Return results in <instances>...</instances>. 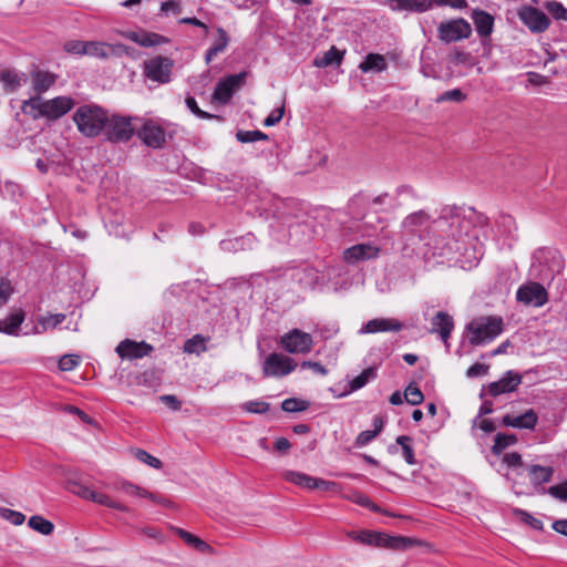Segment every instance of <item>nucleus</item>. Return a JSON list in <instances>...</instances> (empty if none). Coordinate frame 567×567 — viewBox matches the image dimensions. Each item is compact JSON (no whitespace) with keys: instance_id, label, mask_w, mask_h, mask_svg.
Instances as JSON below:
<instances>
[{"instance_id":"obj_1","label":"nucleus","mask_w":567,"mask_h":567,"mask_svg":"<svg viewBox=\"0 0 567 567\" xmlns=\"http://www.w3.org/2000/svg\"><path fill=\"white\" fill-rule=\"evenodd\" d=\"M399 234L404 247L423 243L427 247L437 249L436 218L424 209L408 214L400 223Z\"/></svg>"},{"instance_id":"obj_2","label":"nucleus","mask_w":567,"mask_h":567,"mask_svg":"<svg viewBox=\"0 0 567 567\" xmlns=\"http://www.w3.org/2000/svg\"><path fill=\"white\" fill-rule=\"evenodd\" d=\"M471 221L464 216L463 209L456 205H445L436 217L437 249L453 250L451 240L457 243L467 235Z\"/></svg>"},{"instance_id":"obj_3","label":"nucleus","mask_w":567,"mask_h":567,"mask_svg":"<svg viewBox=\"0 0 567 567\" xmlns=\"http://www.w3.org/2000/svg\"><path fill=\"white\" fill-rule=\"evenodd\" d=\"M109 111L96 104H84L76 109L73 121L79 132L85 137L103 134L109 120Z\"/></svg>"},{"instance_id":"obj_4","label":"nucleus","mask_w":567,"mask_h":567,"mask_svg":"<svg viewBox=\"0 0 567 567\" xmlns=\"http://www.w3.org/2000/svg\"><path fill=\"white\" fill-rule=\"evenodd\" d=\"M504 330L501 317H480L473 319L467 326L468 341L472 346H482L493 341Z\"/></svg>"},{"instance_id":"obj_5","label":"nucleus","mask_w":567,"mask_h":567,"mask_svg":"<svg viewBox=\"0 0 567 567\" xmlns=\"http://www.w3.org/2000/svg\"><path fill=\"white\" fill-rule=\"evenodd\" d=\"M348 537L355 542L368 546L404 549L412 544V539L402 536H390L385 533L374 530H351Z\"/></svg>"},{"instance_id":"obj_6","label":"nucleus","mask_w":567,"mask_h":567,"mask_svg":"<svg viewBox=\"0 0 567 567\" xmlns=\"http://www.w3.org/2000/svg\"><path fill=\"white\" fill-rule=\"evenodd\" d=\"M134 120L136 117L109 113V120L103 132L105 140L113 144L127 143L136 132L133 124Z\"/></svg>"},{"instance_id":"obj_7","label":"nucleus","mask_w":567,"mask_h":567,"mask_svg":"<svg viewBox=\"0 0 567 567\" xmlns=\"http://www.w3.org/2000/svg\"><path fill=\"white\" fill-rule=\"evenodd\" d=\"M471 34L472 27L463 18L441 22L437 27V37L445 43L468 39Z\"/></svg>"},{"instance_id":"obj_8","label":"nucleus","mask_w":567,"mask_h":567,"mask_svg":"<svg viewBox=\"0 0 567 567\" xmlns=\"http://www.w3.org/2000/svg\"><path fill=\"white\" fill-rule=\"evenodd\" d=\"M516 300L525 306L540 308L548 302V292L536 281H527L516 291Z\"/></svg>"},{"instance_id":"obj_9","label":"nucleus","mask_w":567,"mask_h":567,"mask_svg":"<svg viewBox=\"0 0 567 567\" xmlns=\"http://www.w3.org/2000/svg\"><path fill=\"white\" fill-rule=\"evenodd\" d=\"M280 346L288 353H308L313 347L312 336L299 329H292L280 337Z\"/></svg>"},{"instance_id":"obj_10","label":"nucleus","mask_w":567,"mask_h":567,"mask_svg":"<svg viewBox=\"0 0 567 567\" xmlns=\"http://www.w3.org/2000/svg\"><path fill=\"white\" fill-rule=\"evenodd\" d=\"M174 61L167 56L157 55L144 63V73L146 78L158 83H168L171 81Z\"/></svg>"},{"instance_id":"obj_11","label":"nucleus","mask_w":567,"mask_h":567,"mask_svg":"<svg viewBox=\"0 0 567 567\" xmlns=\"http://www.w3.org/2000/svg\"><path fill=\"white\" fill-rule=\"evenodd\" d=\"M297 364L293 359L282 353H270L264 362L262 373L266 378L285 377L296 369Z\"/></svg>"},{"instance_id":"obj_12","label":"nucleus","mask_w":567,"mask_h":567,"mask_svg":"<svg viewBox=\"0 0 567 567\" xmlns=\"http://www.w3.org/2000/svg\"><path fill=\"white\" fill-rule=\"evenodd\" d=\"M247 75L248 72L246 71L227 75L216 84L213 97L219 103H228L233 94L245 84Z\"/></svg>"},{"instance_id":"obj_13","label":"nucleus","mask_w":567,"mask_h":567,"mask_svg":"<svg viewBox=\"0 0 567 567\" xmlns=\"http://www.w3.org/2000/svg\"><path fill=\"white\" fill-rule=\"evenodd\" d=\"M135 133L146 146L152 148H162L166 143L165 130L152 120L145 121Z\"/></svg>"},{"instance_id":"obj_14","label":"nucleus","mask_w":567,"mask_h":567,"mask_svg":"<svg viewBox=\"0 0 567 567\" xmlns=\"http://www.w3.org/2000/svg\"><path fill=\"white\" fill-rule=\"evenodd\" d=\"M519 18L533 32H544L549 28V18L539 9L525 7L519 12Z\"/></svg>"},{"instance_id":"obj_15","label":"nucleus","mask_w":567,"mask_h":567,"mask_svg":"<svg viewBox=\"0 0 567 567\" xmlns=\"http://www.w3.org/2000/svg\"><path fill=\"white\" fill-rule=\"evenodd\" d=\"M115 351L123 359H140L150 355L153 351V346L145 341L136 342L125 339L117 344Z\"/></svg>"},{"instance_id":"obj_16","label":"nucleus","mask_w":567,"mask_h":567,"mask_svg":"<svg viewBox=\"0 0 567 567\" xmlns=\"http://www.w3.org/2000/svg\"><path fill=\"white\" fill-rule=\"evenodd\" d=\"M523 377L518 372L507 371L498 381L488 384L487 392L492 396L515 391L522 383Z\"/></svg>"},{"instance_id":"obj_17","label":"nucleus","mask_w":567,"mask_h":567,"mask_svg":"<svg viewBox=\"0 0 567 567\" xmlns=\"http://www.w3.org/2000/svg\"><path fill=\"white\" fill-rule=\"evenodd\" d=\"M44 102V117L48 120H58L71 111L74 106L73 99L69 96H56Z\"/></svg>"},{"instance_id":"obj_18","label":"nucleus","mask_w":567,"mask_h":567,"mask_svg":"<svg viewBox=\"0 0 567 567\" xmlns=\"http://www.w3.org/2000/svg\"><path fill=\"white\" fill-rule=\"evenodd\" d=\"M537 422L538 415L533 409H528L520 415L506 414L502 419L503 425L524 430H534Z\"/></svg>"},{"instance_id":"obj_19","label":"nucleus","mask_w":567,"mask_h":567,"mask_svg":"<svg viewBox=\"0 0 567 567\" xmlns=\"http://www.w3.org/2000/svg\"><path fill=\"white\" fill-rule=\"evenodd\" d=\"M454 329V320L452 316H450L447 312L439 311L433 318H432V333H439L442 341L446 346V348L450 347L449 339L451 337V333Z\"/></svg>"},{"instance_id":"obj_20","label":"nucleus","mask_w":567,"mask_h":567,"mask_svg":"<svg viewBox=\"0 0 567 567\" xmlns=\"http://www.w3.org/2000/svg\"><path fill=\"white\" fill-rule=\"evenodd\" d=\"M403 323L394 318H375L369 320L360 330L361 333L377 332H399L403 329Z\"/></svg>"},{"instance_id":"obj_21","label":"nucleus","mask_w":567,"mask_h":567,"mask_svg":"<svg viewBox=\"0 0 567 567\" xmlns=\"http://www.w3.org/2000/svg\"><path fill=\"white\" fill-rule=\"evenodd\" d=\"M122 52H126V47L124 44L113 45L100 41H86L85 55L107 59L111 54L118 55Z\"/></svg>"},{"instance_id":"obj_22","label":"nucleus","mask_w":567,"mask_h":567,"mask_svg":"<svg viewBox=\"0 0 567 567\" xmlns=\"http://www.w3.org/2000/svg\"><path fill=\"white\" fill-rule=\"evenodd\" d=\"M472 19L475 30L482 41L484 42L486 39H489L494 30V17L482 9H474L472 12Z\"/></svg>"},{"instance_id":"obj_23","label":"nucleus","mask_w":567,"mask_h":567,"mask_svg":"<svg viewBox=\"0 0 567 567\" xmlns=\"http://www.w3.org/2000/svg\"><path fill=\"white\" fill-rule=\"evenodd\" d=\"M30 78L33 92L38 96H41V94L45 93L55 83L58 75L35 68L30 73Z\"/></svg>"},{"instance_id":"obj_24","label":"nucleus","mask_w":567,"mask_h":567,"mask_svg":"<svg viewBox=\"0 0 567 567\" xmlns=\"http://www.w3.org/2000/svg\"><path fill=\"white\" fill-rule=\"evenodd\" d=\"M380 249L370 244L354 245L344 250V260L349 264H354L360 260L375 258Z\"/></svg>"},{"instance_id":"obj_25","label":"nucleus","mask_w":567,"mask_h":567,"mask_svg":"<svg viewBox=\"0 0 567 567\" xmlns=\"http://www.w3.org/2000/svg\"><path fill=\"white\" fill-rule=\"evenodd\" d=\"M120 489H122L124 493L132 495V496H140L151 499L152 502L163 505L165 507H171L173 504L169 499L154 494L152 492L146 491L145 488L135 485L131 482H122L118 486Z\"/></svg>"},{"instance_id":"obj_26","label":"nucleus","mask_w":567,"mask_h":567,"mask_svg":"<svg viewBox=\"0 0 567 567\" xmlns=\"http://www.w3.org/2000/svg\"><path fill=\"white\" fill-rule=\"evenodd\" d=\"M123 35L126 39H128L144 48L155 47V45H158L162 43H166L168 41L165 37L161 35V34H157L154 32H145V31H127V32H124Z\"/></svg>"},{"instance_id":"obj_27","label":"nucleus","mask_w":567,"mask_h":567,"mask_svg":"<svg viewBox=\"0 0 567 567\" xmlns=\"http://www.w3.org/2000/svg\"><path fill=\"white\" fill-rule=\"evenodd\" d=\"M394 11L425 12L432 8L431 0H388Z\"/></svg>"},{"instance_id":"obj_28","label":"nucleus","mask_w":567,"mask_h":567,"mask_svg":"<svg viewBox=\"0 0 567 567\" xmlns=\"http://www.w3.org/2000/svg\"><path fill=\"white\" fill-rule=\"evenodd\" d=\"M0 81L8 92H14L27 83L28 76L16 70H4L0 73Z\"/></svg>"},{"instance_id":"obj_29","label":"nucleus","mask_w":567,"mask_h":567,"mask_svg":"<svg viewBox=\"0 0 567 567\" xmlns=\"http://www.w3.org/2000/svg\"><path fill=\"white\" fill-rule=\"evenodd\" d=\"M528 476L534 486H539L551 481L554 468L551 466H542L533 464L526 467Z\"/></svg>"},{"instance_id":"obj_30","label":"nucleus","mask_w":567,"mask_h":567,"mask_svg":"<svg viewBox=\"0 0 567 567\" xmlns=\"http://www.w3.org/2000/svg\"><path fill=\"white\" fill-rule=\"evenodd\" d=\"M347 499H349L362 507L369 508L370 511H372L374 513H381V514H384L388 516H393V517H401V515H395V514L390 513L386 509L381 508L379 505L373 503L365 494L358 492V491L348 495Z\"/></svg>"},{"instance_id":"obj_31","label":"nucleus","mask_w":567,"mask_h":567,"mask_svg":"<svg viewBox=\"0 0 567 567\" xmlns=\"http://www.w3.org/2000/svg\"><path fill=\"white\" fill-rule=\"evenodd\" d=\"M44 102L41 96H31L22 102L21 111L33 120L44 117Z\"/></svg>"},{"instance_id":"obj_32","label":"nucleus","mask_w":567,"mask_h":567,"mask_svg":"<svg viewBox=\"0 0 567 567\" xmlns=\"http://www.w3.org/2000/svg\"><path fill=\"white\" fill-rule=\"evenodd\" d=\"M388 63L383 55L379 53H369L359 64V69L367 73L369 71L382 72L386 70Z\"/></svg>"},{"instance_id":"obj_33","label":"nucleus","mask_w":567,"mask_h":567,"mask_svg":"<svg viewBox=\"0 0 567 567\" xmlns=\"http://www.w3.org/2000/svg\"><path fill=\"white\" fill-rule=\"evenodd\" d=\"M173 530L176 533V535L179 536L182 540L185 542L189 547L196 549L199 553H207L212 550L210 545H208L206 542L197 537L196 535H193L182 528L174 527Z\"/></svg>"},{"instance_id":"obj_34","label":"nucleus","mask_w":567,"mask_h":567,"mask_svg":"<svg viewBox=\"0 0 567 567\" xmlns=\"http://www.w3.org/2000/svg\"><path fill=\"white\" fill-rule=\"evenodd\" d=\"M218 39L213 43V45L206 52V63H210V61L217 56L219 53L224 52L229 44V37L227 32L223 28L217 29Z\"/></svg>"},{"instance_id":"obj_35","label":"nucleus","mask_w":567,"mask_h":567,"mask_svg":"<svg viewBox=\"0 0 567 567\" xmlns=\"http://www.w3.org/2000/svg\"><path fill=\"white\" fill-rule=\"evenodd\" d=\"M24 320L23 310L11 313L8 318L0 320V332L7 334H17L20 326Z\"/></svg>"},{"instance_id":"obj_36","label":"nucleus","mask_w":567,"mask_h":567,"mask_svg":"<svg viewBox=\"0 0 567 567\" xmlns=\"http://www.w3.org/2000/svg\"><path fill=\"white\" fill-rule=\"evenodd\" d=\"M343 60V52L332 45L321 58H317L313 64L318 68H327L330 65H340Z\"/></svg>"},{"instance_id":"obj_37","label":"nucleus","mask_w":567,"mask_h":567,"mask_svg":"<svg viewBox=\"0 0 567 567\" xmlns=\"http://www.w3.org/2000/svg\"><path fill=\"white\" fill-rule=\"evenodd\" d=\"M377 368L369 367L349 382L351 392L362 389L368 382L377 378Z\"/></svg>"},{"instance_id":"obj_38","label":"nucleus","mask_w":567,"mask_h":567,"mask_svg":"<svg viewBox=\"0 0 567 567\" xmlns=\"http://www.w3.org/2000/svg\"><path fill=\"white\" fill-rule=\"evenodd\" d=\"M28 526L45 536L51 535L54 530L53 523L40 515L31 516L28 520Z\"/></svg>"},{"instance_id":"obj_39","label":"nucleus","mask_w":567,"mask_h":567,"mask_svg":"<svg viewBox=\"0 0 567 567\" xmlns=\"http://www.w3.org/2000/svg\"><path fill=\"white\" fill-rule=\"evenodd\" d=\"M374 430L362 431L355 439V445L364 446L369 444L377 435L383 430V421L381 417H374L373 421Z\"/></svg>"},{"instance_id":"obj_40","label":"nucleus","mask_w":567,"mask_h":567,"mask_svg":"<svg viewBox=\"0 0 567 567\" xmlns=\"http://www.w3.org/2000/svg\"><path fill=\"white\" fill-rule=\"evenodd\" d=\"M284 478L290 483L301 486L307 489H312V483L315 477L296 471H287L284 474Z\"/></svg>"},{"instance_id":"obj_41","label":"nucleus","mask_w":567,"mask_h":567,"mask_svg":"<svg viewBox=\"0 0 567 567\" xmlns=\"http://www.w3.org/2000/svg\"><path fill=\"white\" fill-rule=\"evenodd\" d=\"M517 442V437L514 434H504L498 433L495 436L494 445L492 446V452L495 455H501L503 451Z\"/></svg>"},{"instance_id":"obj_42","label":"nucleus","mask_w":567,"mask_h":567,"mask_svg":"<svg viewBox=\"0 0 567 567\" xmlns=\"http://www.w3.org/2000/svg\"><path fill=\"white\" fill-rule=\"evenodd\" d=\"M206 339L200 334H195L193 338L185 341L183 350L185 353L199 354L206 351Z\"/></svg>"},{"instance_id":"obj_43","label":"nucleus","mask_w":567,"mask_h":567,"mask_svg":"<svg viewBox=\"0 0 567 567\" xmlns=\"http://www.w3.org/2000/svg\"><path fill=\"white\" fill-rule=\"evenodd\" d=\"M396 443L402 447L405 462L410 465H414L416 461L414 457V450L412 447V437L408 435H400L396 437Z\"/></svg>"},{"instance_id":"obj_44","label":"nucleus","mask_w":567,"mask_h":567,"mask_svg":"<svg viewBox=\"0 0 567 567\" xmlns=\"http://www.w3.org/2000/svg\"><path fill=\"white\" fill-rule=\"evenodd\" d=\"M91 501L94 503H97L100 505H103V506H106L110 508H114V509H117L121 512L128 511V508L125 505L113 501L110 496H107L106 494H103V493L93 492Z\"/></svg>"},{"instance_id":"obj_45","label":"nucleus","mask_w":567,"mask_h":567,"mask_svg":"<svg viewBox=\"0 0 567 567\" xmlns=\"http://www.w3.org/2000/svg\"><path fill=\"white\" fill-rule=\"evenodd\" d=\"M514 515L523 523L529 525L535 530H542L544 525L543 522L533 515H530L528 512L519 508L514 509Z\"/></svg>"},{"instance_id":"obj_46","label":"nucleus","mask_w":567,"mask_h":567,"mask_svg":"<svg viewBox=\"0 0 567 567\" xmlns=\"http://www.w3.org/2000/svg\"><path fill=\"white\" fill-rule=\"evenodd\" d=\"M545 8L554 19L567 21V8H565L563 3L553 0L548 1Z\"/></svg>"},{"instance_id":"obj_47","label":"nucleus","mask_w":567,"mask_h":567,"mask_svg":"<svg viewBox=\"0 0 567 567\" xmlns=\"http://www.w3.org/2000/svg\"><path fill=\"white\" fill-rule=\"evenodd\" d=\"M404 399L411 405H419L424 401V395L416 385L411 383L404 391Z\"/></svg>"},{"instance_id":"obj_48","label":"nucleus","mask_w":567,"mask_h":567,"mask_svg":"<svg viewBox=\"0 0 567 567\" xmlns=\"http://www.w3.org/2000/svg\"><path fill=\"white\" fill-rule=\"evenodd\" d=\"M236 137L241 143H252L256 141L268 140V135L261 131H238Z\"/></svg>"},{"instance_id":"obj_49","label":"nucleus","mask_w":567,"mask_h":567,"mask_svg":"<svg viewBox=\"0 0 567 567\" xmlns=\"http://www.w3.org/2000/svg\"><path fill=\"white\" fill-rule=\"evenodd\" d=\"M308 406V402L299 399H286L281 403V409L289 413L305 411Z\"/></svg>"},{"instance_id":"obj_50","label":"nucleus","mask_w":567,"mask_h":567,"mask_svg":"<svg viewBox=\"0 0 567 567\" xmlns=\"http://www.w3.org/2000/svg\"><path fill=\"white\" fill-rule=\"evenodd\" d=\"M134 454L138 461L150 465L153 468L159 470L163 466V463L159 458L151 455L148 452H146L144 450L137 449L134 452Z\"/></svg>"},{"instance_id":"obj_51","label":"nucleus","mask_w":567,"mask_h":567,"mask_svg":"<svg viewBox=\"0 0 567 567\" xmlns=\"http://www.w3.org/2000/svg\"><path fill=\"white\" fill-rule=\"evenodd\" d=\"M0 517L17 526L23 524L25 519V516L22 513L6 507H0Z\"/></svg>"},{"instance_id":"obj_52","label":"nucleus","mask_w":567,"mask_h":567,"mask_svg":"<svg viewBox=\"0 0 567 567\" xmlns=\"http://www.w3.org/2000/svg\"><path fill=\"white\" fill-rule=\"evenodd\" d=\"M243 408L249 413L264 414L269 410V403L261 400H254L246 402Z\"/></svg>"},{"instance_id":"obj_53","label":"nucleus","mask_w":567,"mask_h":567,"mask_svg":"<svg viewBox=\"0 0 567 567\" xmlns=\"http://www.w3.org/2000/svg\"><path fill=\"white\" fill-rule=\"evenodd\" d=\"M465 99L466 94H464L460 89H453L442 93L440 96L436 97L435 101L436 103H442L445 101L463 102Z\"/></svg>"},{"instance_id":"obj_54","label":"nucleus","mask_w":567,"mask_h":567,"mask_svg":"<svg viewBox=\"0 0 567 567\" xmlns=\"http://www.w3.org/2000/svg\"><path fill=\"white\" fill-rule=\"evenodd\" d=\"M64 50L71 54L85 55L86 41L70 40L64 43Z\"/></svg>"},{"instance_id":"obj_55","label":"nucleus","mask_w":567,"mask_h":567,"mask_svg":"<svg viewBox=\"0 0 567 567\" xmlns=\"http://www.w3.org/2000/svg\"><path fill=\"white\" fill-rule=\"evenodd\" d=\"M69 485H70V491L72 493L79 495L80 497H82L84 499L91 501L94 491H92L90 487H87L79 482H70Z\"/></svg>"},{"instance_id":"obj_56","label":"nucleus","mask_w":567,"mask_h":567,"mask_svg":"<svg viewBox=\"0 0 567 567\" xmlns=\"http://www.w3.org/2000/svg\"><path fill=\"white\" fill-rule=\"evenodd\" d=\"M185 103L187 105V107L192 111V113H194L195 115H197L198 117L200 118H213V117H216V115H213V114H209L203 110H200L197 105V102L195 100V97L188 95L186 99H185Z\"/></svg>"},{"instance_id":"obj_57","label":"nucleus","mask_w":567,"mask_h":567,"mask_svg":"<svg viewBox=\"0 0 567 567\" xmlns=\"http://www.w3.org/2000/svg\"><path fill=\"white\" fill-rule=\"evenodd\" d=\"M285 114V103L281 106L271 111V113L264 120L265 126H274L278 124Z\"/></svg>"},{"instance_id":"obj_58","label":"nucleus","mask_w":567,"mask_h":567,"mask_svg":"<svg viewBox=\"0 0 567 567\" xmlns=\"http://www.w3.org/2000/svg\"><path fill=\"white\" fill-rule=\"evenodd\" d=\"M80 362L78 355L65 354L59 361V368L62 371H71L73 370Z\"/></svg>"},{"instance_id":"obj_59","label":"nucleus","mask_w":567,"mask_h":567,"mask_svg":"<svg viewBox=\"0 0 567 567\" xmlns=\"http://www.w3.org/2000/svg\"><path fill=\"white\" fill-rule=\"evenodd\" d=\"M547 493L560 501H567V480L560 484L550 486Z\"/></svg>"},{"instance_id":"obj_60","label":"nucleus","mask_w":567,"mask_h":567,"mask_svg":"<svg viewBox=\"0 0 567 567\" xmlns=\"http://www.w3.org/2000/svg\"><path fill=\"white\" fill-rule=\"evenodd\" d=\"M13 292V288L9 280L0 279V306L8 302L10 296Z\"/></svg>"},{"instance_id":"obj_61","label":"nucleus","mask_w":567,"mask_h":567,"mask_svg":"<svg viewBox=\"0 0 567 567\" xmlns=\"http://www.w3.org/2000/svg\"><path fill=\"white\" fill-rule=\"evenodd\" d=\"M489 365L483 363H475L466 371L467 378H477L487 374Z\"/></svg>"},{"instance_id":"obj_62","label":"nucleus","mask_w":567,"mask_h":567,"mask_svg":"<svg viewBox=\"0 0 567 567\" xmlns=\"http://www.w3.org/2000/svg\"><path fill=\"white\" fill-rule=\"evenodd\" d=\"M338 487V484L334 482L326 481L322 478H316L312 483V489H322V491H336Z\"/></svg>"},{"instance_id":"obj_63","label":"nucleus","mask_w":567,"mask_h":567,"mask_svg":"<svg viewBox=\"0 0 567 567\" xmlns=\"http://www.w3.org/2000/svg\"><path fill=\"white\" fill-rule=\"evenodd\" d=\"M503 462L508 467H516V466H520L523 464L522 455L517 452H512V453L505 454L503 457Z\"/></svg>"},{"instance_id":"obj_64","label":"nucleus","mask_w":567,"mask_h":567,"mask_svg":"<svg viewBox=\"0 0 567 567\" xmlns=\"http://www.w3.org/2000/svg\"><path fill=\"white\" fill-rule=\"evenodd\" d=\"M161 11L165 13L173 12L174 14H179L182 11V7L178 1L168 0L161 4Z\"/></svg>"}]
</instances>
